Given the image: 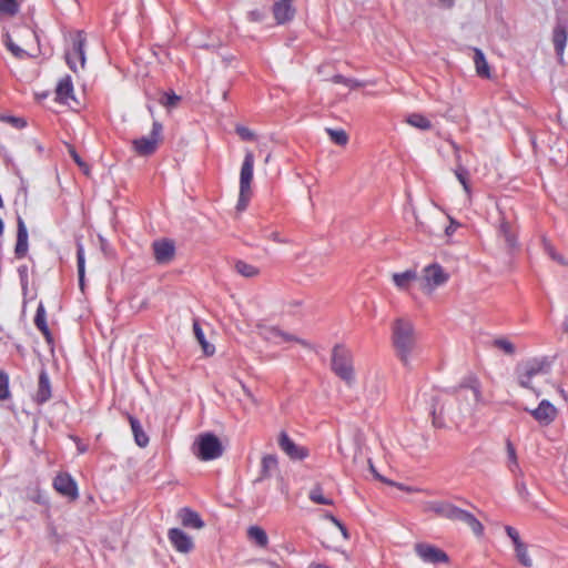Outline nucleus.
I'll return each instance as SVG.
<instances>
[{
  "label": "nucleus",
  "instance_id": "7",
  "mask_svg": "<svg viewBox=\"0 0 568 568\" xmlns=\"http://www.w3.org/2000/svg\"><path fill=\"white\" fill-rule=\"evenodd\" d=\"M254 154L247 150L244 155V160L240 171V193L236 210L244 211L252 196L251 183L253 181V169H254Z\"/></svg>",
  "mask_w": 568,
  "mask_h": 568
},
{
  "label": "nucleus",
  "instance_id": "34",
  "mask_svg": "<svg viewBox=\"0 0 568 568\" xmlns=\"http://www.w3.org/2000/svg\"><path fill=\"white\" fill-rule=\"evenodd\" d=\"M514 549L519 564L526 568H531L534 564L531 557L529 556L527 544L521 542L515 546Z\"/></svg>",
  "mask_w": 568,
  "mask_h": 568
},
{
  "label": "nucleus",
  "instance_id": "36",
  "mask_svg": "<svg viewBox=\"0 0 568 568\" xmlns=\"http://www.w3.org/2000/svg\"><path fill=\"white\" fill-rule=\"evenodd\" d=\"M405 121L409 125H412L416 129H419V130L426 131L432 128L430 121L426 116H424L423 114H419V113H412V114L407 115Z\"/></svg>",
  "mask_w": 568,
  "mask_h": 568
},
{
  "label": "nucleus",
  "instance_id": "5",
  "mask_svg": "<svg viewBox=\"0 0 568 568\" xmlns=\"http://www.w3.org/2000/svg\"><path fill=\"white\" fill-rule=\"evenodd\" d=\"M433 425L437 428H444L448 423L458 426L464 417L462 408L457 407L454 399L435 398L432 407Z\"/></svg>",
  "mask_w": 568,
  "mask_h": 568
},
{
  "label": "nucleus",
  "instance_id": "33",
  "mask_svg": "<svg viewBox=\"0 0 568 568\" xmlns=\"http://www.w3.org/2000/svg\"><path fill=\"white\" fill-rule=\"evenodd\" d=\"M278 460L275 455H266L262 459L261 478H268L277 469Z\"/></svg>",
  "mask_w": 568,
  "mask_h": 568
},
{
  "label": "nucleus",
  "instance_id": "42",
  "mask_svg": "<svg viewBox=\"0 0 568 568\" xmlns=\"http://www.w3.org/2000/svg\"><path fill=\"white\" fill-rule=\"evenodd\" d=\"M9 381V374L6 371H0V400H7L11 397Z\"/></svg>",
  "mask_w": 568,
  "mask_h": 568
},
{
  "label": "nucleus",
  "instance_id": "39",
  "mask_svg": "<svg viewBox=\"0 0 568 568\" xmlns=\"http://www.w3.org/2000/svg\"><path fill=\"white\" fill-rule=\"evenodd\" d=\"M4 43H6L7 49L16 58L23 59V58L29 55L27 49L16 44L14 41L12 40V38L9 34L6 36Z\"/></svg>",
  "mask_w": 568,
  "mask_h": 568
},
{
  "label": "nucleus",
  "instance_id": "41",
  "mask_svg": "<svg viewBox=\"0 0 568 568\" xmlns=\"http://www.w3.org/2000/svg\"><path fill=\"white\" fill-rule=\"evenodd\" d=\"M493 346L495 348L500 349L501 352H504L507 355H514L516 352L515 345L509 339H507L505 337H499V338L494 339Z\"/></svg>",
  "mask_w": 568,
  "mask_h": 568
},
{
  "label": "nucleus",
  "instance_id": "29",
  "mask_svg": "<svg viewBox=\"0 0 568 568\" xmlns=\"http://www.w3.org/2000/svg\"><path fill=\"white\" fill-rule=\"evenodd\" d=\"M499 233L504 236L505 242L509 250H515L518 246L517 233L511 229L510 224L506 221L500 223Z\"/></svg>",
  "mask_w": 568,
  "mask_h": 568
},
{
  "label": "nucleus",
  "instance_id": "21",
  "mask_svg": "<svg viewBox=\"0 0 568 568\" xmlns=\"http://www.w3.org/2000/svg\"><path fill=\"white\" fill-rule=\"evenodd\" d=\"M57 101L68 103L73 100V83L70 75L61 78L55 88Z\"/></svg>",
  "mask_w": 568,
  "mask_h": 568
},
{
  "label": "nucleus",
  "instance_id": "2",
  "mask_svg": "<svg viewBox=\"0 0 568 568\" xmlns=\"http://www.w3.org/2000/svg\"><path fill=\"white\" fill-rule=\"evenodd\" d=\"M424 511L434 513L435 515L449 519L465 523L476 536H481L484 527L480 521L470 513L456 507L455 505L444 501L434 500L424 505Z\"/></svg>",
  "mask_w": 568,
  "mask_h": 568
},
{
  "label": "nucleus",
  "instance_id": "27",
  "mask_svg": "<svg viewBox=\"0 0 568 568\" xmlns=\"http://www.w3.org/2000/svg\"><path fill=\"white\" fill-rule=\"evenodd\" d=\"M416 280H418V275H417V272L414 270H407L403 273H394L393 274L394 284L399 290H403V291L408 290L410 283Z\"/></svg>",
  "mask_w": 568,
  "mask_h": 568
},
{
  "label": "nucleus",
  "instance_id": "55",
  "mask_svg": "<svg viewBox=\"0 0 568 568\" xmlns=\"http://www.w3.org/2000/svg\"><path fill=\"white\" fill-rule=\"evenodd\" d=\"M132 148L138 155H142V139H135L132 141Z\"/></svg>",
  "mask_w": 568,
  "mask_h": 568
},
{
  "label": "nucleus",
  "instance_id": "6",
  "mask_svg": "<svg viewBox=\"0 0 568 568\" xmlns=\"http://www.w3.org/2000/svg\"><path fill=\"white\" fill-rule=\"evenodd\" d=\"M224 447L219 437L212 433H203L196 436L193 445V455L202 462L217 459L223 455Z\"/></svg>",
  "mask_w": 568,
  "mask_h": 568
},
{
  "label": "nucleus",
  "instance_id": "52",
  "mask_svg": "<svg viewBox=\"0 0 568 568\" xmlns=\"http://www.w3.org/2000/svg\"><path fill=\"white\" fill-rule=\"evenodd\" d=\"M264 17V12L261 10H252L248 12V19L253 22L261 21Z\"/></svg>",
  "mask_w": 568,
  "mask_h": 568
},
{
  "label": "nucleus",
  "instance_id": "50",
  "mask_svg": "<svg viewBox=\"0 0 568 568\" xmlns=\"http://www.w3.org/2000/svg\"><path fill=\"white\" fill-rule=\"evenodd\" d=\"M455 175L459 182L468 180V171L460 164L457 165Z\"/></svg>",
  "mask_w": 568,
  "mask_h": 568
},
{
  "label": "nucleus",
  "instance_id": "9",
  "mask_svg": "<svg viewBox=\"0 0 568 568\" xmlns=\"http://www.w3.org/2000/svg\"><path fill=\"white\" fill-rule=\"evenodd\" d=\"M548 363L541 358H530L521 362L516 367V374L518 383L521 387L532 388L530 382L538 375H545L548 373Z\"/></svg>",
  "mask_w": 568,
  "mask_h": 568
},
{
  "label": "nucleus",
  "instance_id": "48",
  "mask_svg": "<svg viewBox=\"0 0 568 568\" xmlns=\"http://www.w3.org/2000/svg\"><path fill=\"white\" fill-rule=\"evenodd\" d=\"M69 153L71 158L74 160V162L84 171L85 174L89 172L88 165L82 161L80 155L77 153L74 148L72 145H69Z\"/></svg>",
  "mask_w": 568,
  "mask_h": 568
},
{
  "label": "nucleus",
  "instance_id": "61",
  "mask_svg": "<svg viewBox=\"0 0 568 568\" xmlns=\"http://www.w3.org/2000/svg\"><path fill=\"white\" fill-rule=\"evenodd\" d=\"M308 568H331V567L327 565H324V564H320V562H312V564H310Z\"/></svg>",
  "mask_w": 568,
  "mask_h": 568
},
{
  "label": "nucleus",
  "instance_id": "26",
  "mask_svg": "<svg viewBox=\"0 0 568 568\" xmlns=\"http://www.w3.org/2000/svg\"><path fill=\"white\" fill-rule=\"evenodd\" d=\"M247 538L251 542L261 548L268 546V537L266 531L260 526H250L247 528Z\"/></svg>",
  "mask_w": 568,
  "mask_h": 568
},
{
  "label": "nucleus",
  "instance_id": "10",
  "mask_svg": "<svg viewBox=\"0 0 568 568\" xmlns=\"http://www.w3.org/2000/svg\"><path fill=\"white\" fill-rule=\"evenodd\" d=\"M260 334L265 341L274 344L295 342L305 348H311V344L307 341L298 338L297 336L284 332L275 326L262 327Z\"/></svg>",
  "mask_w": 568,
  "mask_h": 568
},
{
  "label": "nucleus",
  "instance_id": "54",
  "mask_svg": "<svg viewBox=\"0 0 568 568\" xmlns=\"http://www.w3.org/2000/svg\"><path fill=\"white\" fill-rule=\"evenodd\" d=\"M241 388L244 393V395L253 403V404H257V399L254 397V395L252 394V392L245 386V384L241 383Z\"/></svg>",
  "mask_w": 568,
  "mask_h": 568
},
{
  "label": "nucleus",
  "instance_id": "3",
  "mask_svg": "<svg viewBox=\"0 0 568 568\" xmlns=\"http://www.w3.org/2000/svg\"><path fill=\"white\" fill-rule=\"evenodd\" d=\"M331 368L347 386H353L356 381L354 356L351 349L344 345H335L332 349Z\"/></svg>",
  "mask_w": 568,
  "mask_h": 568
},
{
  "label": "nucleus",
  "instance_id": "13",
  "mask_svg": "<svg viewBox=\"0 0 568 568\" xmlns=\"http://www.w3.org/2000/svg\"><path fill=\"white\" fill-rule=\"evenodd\" d=\"M53 488L60 495L75 500L79 497L78 485L68 473H59L53 479Z\"/></svg>",
  "mask_w": 568,
  "mask_h": 568
},
{
  "label": "nucleus",
  "instance_id": "51",
  "mask_svg": "<svg viewBox=\"0 0 568 568\" xmlns=\"http://www.w3.org/2000/svg\"><path fill=\"white\" fill-rule=\"evenodd\" d=\"M333 524L339 529V531L342 532V536L344 537V539H349V534H348V530L347 528L345 527V525L338 520V519H333Z\"/></svg>",
  "mask_w": 568,
  "mask_h": 568
},
{
  "label": "nucleus",
  "instance_id": "62",
  "mask_svg": "<svg viewBox=\"0 0 568 568\" xmlns=\"http://www.w3.org/2000/svg\"><path fill=\"white\" fill-rule=\"evenodd\" d=\"M10 121L16 124L17 126H23L24 122L21 119L18 118H10Z\"/></svg>",
  "mask_w": 568,
  "mask_h": 568
},
{
  "label": "nucleus",
  "instance_id": "43",
  "mask_svg": "<svg viewBox=\"0 0 568 568\" xmlns=\"http://www.w3.org/2000/svg\"><path fill=\"white\" fill-rule=\"evenodd\" d=\"M77 263H78V275H79V283L81 288H83L84 285V250L81 245L78 246L77 251Z\"/></svg>",
  "mask_w": 568,
  "mask_h": 568
},
{
  "label": "nucleus",
  "instance_id": "31",
  "mask_svg": "<svg viewBox=\"0 0 568 568\" xmlns=\"http://www.w3.org/2000/svg\"><path fill=\"white\" fill-rule=\"evenodd\" d=\"M541 242L545 252L549 255L551 260H554L555 262L562 266H568V260L555 250L554 245L546 236L541 237Z\"/></svg>",
  "mask_w": 568,
  "mask_h": 568
},
{
  "label": "nucleus",
  "instance_id": "1",
  "mask_svg": "<svg viewBox=\"0 0 568 568\" xmlns=\"http://www.w3.org/2000/svg\"><path fill=\"white\" fill-rule=\"evenodd\" d=\"M390 339L397 358L404 367H410L417 345L416 331L410 320L398 317L390 325Z\"/></svg>",
  "mask_w": 568,
  "mask_h": 568
},
{
  "label": "nucleus",
  "instance_id": "14",
  "mask_svg": "<svg viewBox=\"0 0 568 568\" xmlns=\"http://www.w3.org/2000/svg\"><path fill=\"white\" fill-rule=\"evenodd\" d=\"M364 393L368 400L382 399L386 393L384 379L377 373L368 374L364 383Z\"/></svg>",
  "mask_w": 568,
  "mask_h": 568
},
{
  "label": "nucleus",
  "instance_id": "60",
  "mask_svg": "<svg viewBox=\"0 0 568 568\" xmlns=\"http://www.w3.org/2000/svg\"><path fill=\"white\" fill-rule=\"evenodd\" d=\"M460 184L463 185L464 191L468 196H470V185L468 183V180L462 181Z\"/></svg>",
  "mask_w": 568,
  "mask_h": 568
},
{
  "label": "nucleus",
  "instance_id": "40",
  "mask_svg": "<svg viewBox=\"0 0 568 568\" xmlns=\"http://www.w3.org/2000/svg\"><path fill=\"white\" fill-rule=\"evenodd\" d=\"M19 8L16 0H0V14L13 17L19 12Z\"/></svg>",
  "mask_w": 568,
  "mask_h": 568
},
{
  "label": "nucleus",
  "instance_id": "49",
  "mask_svg": "<svg viewBox=\"0 0 568 568\" xmlns=\"http://www.w3.org/2000/svg\"><path fill=\"white\" fill-rule=\"evenodd\" d=\"M506 534L511 539L514 547L524 542L519 536V532L511 526L505 527Z\"/></svg>",
  "mask_w": 568,
  "mask_h": 568
},
{
  "label": "nucleus",
  "instance_id": "32",
  "mask_svg": "<svg viewBox=\"0 0 568 568\" xmlns=\"http://www.w3.org/2000/svg\"><path fill=\"white\" fill-rule=\"evenodd\" d=\"M234 267L240 275L246 278H253L260 274L258 267L244 261H236Z\"/></svg>",
  "mask_w": 568,
  "mask_h": 568
},
{
  "label": "nucleus",
  "instance_id": "47",
  "mask_svg": "<svg viewBox=\"0 0 568 568\" xmlns=\"http://www.w3.org/2000/svg\"><path fill=\"white\" fill-rule=\"evenodd\" d=\"M235 131L243 141H253L256 138L253 131L243 125H236Z\"/></svg>",
  "mask_w": 568,
  "mask_h": 568
},
{
  "label": "nucleus",
  "instance_id": "4",
  "mask_svg": "<svg viewBox=\"0 0 568 568\" xmlns=\"http://www.w3.org/2000/svg\"><path fill=\"white\" fill-rule=\"evenodd\" d=\"M483 400L480 383L474 375L463 379L457 389V407L462 408V414H471L478 403Z\"/></svg>",
  "mask_w": 568,
  "mask_h": 568
},
{
  "label": "nucleus",
  "instance_id": "63",
  "mask_svg": "<svg viewBox=\"0 0 568 568\" xmlns=\"http://www.w3.org/2000/svg\"><path fill=\"white\" fill-rule=\"evenodd\" d=\"M274 242L283 243L284 241L280 239V235L277 232H273L270 236Z\"/></svg>",
  "mask_w": 568,
  "mask_h": 568
},
{
  "label": "nucleus",
  "instance_id": "8",
  "mask_svg": "<svg viewBox=\"0 0 568 568\" xmlns=\"http://www.w3.org/2000/svg\"><path fill=\"white\" fill-rule=\"evenodd\" d=\"M449 280V274L437 263L429 264L423 268L422 275L418 277L420 290L430 295L434 291L446 284Z\"/></svg>",
  "mask_w": 568,
  "mask_h": 568
},
{
  "label": "nucleus",
  "instance_id": "44",
  "mask_svg": "<svg viewBox=\"0 0 568 568\" xmlns=\"http://www.w3.org/2000/svg\"><path fill=\"white\" fill-rule=\"evenodd\" d=\"M506 450L508 456V467L513 473H515L516 470L519 469V465L516 455V449L510 440H507L506 443Z\"/></svg>",
  "mask_w": 568,
  "mask_h": 568
},
{
  "label": "nucleus",
  "instance_id": "24",
  "mask_svg": "<svg viewBox=\"0 0 568 568\" xmlns=\"http://www.w3.org/2000/svg\"><path fill=\"white\" fill-rule=\"evenodd\" d=\"M568 39V31L565 26L557 24L552 32V43L558 55L559 62H562V55Z\"/></svg>",
  "mask_w": 568,
  "mask_h": 568
},
{
  "label": "nucleus",
  "instance_id": "28",
  "mask_svg": "<svg viewBox=\"0 0 568 568\" xmlns=\"http://www.w3.org/2000/svg\"><path fill=\"white\" fill-rule=\"evenodd\" d=\"M474 63L476 72L481 78H490V69L488 62L480 49H474Z\"/></svg>",
  "mask_w": 568,
  "mask_h": 568
},
{
  "label": "nucleus",
  "instance_id": "58",
  "mask_svg": "<svg viewBox=\"0 0 568 568\" xmlns=\"http://www.w3.org/2000/svg\"><path fill=\"white\" fill-rule=\"evenodd\" d=\"M438 4L444 8H452L454 6L455 0H437Z\"/></svg>",
  "mask_w": 568,
  "mask_h": 568
},
{
  "label": "nucleus",
  "instance_id": "38",
  "mask_svg": "<svg viewBox=\"0 0 568 568\" xmlns=\"http://www.w3.org/2000/svg\"><path fill=\"white\" fill-rule=\"evenodd\" d=\"M326 133L328 134V136L332 140V142H334L337 145L344 146L348 142V135L342 129L336 130V129L327 128L326 129Z\"/></svg>",
  "mask_w": 568,
  "mask_h": 568
},
{
  "label": "nucleus",
  "instance_id": "45",
  "mask_svg": "<svg viewBox=\"0 0 568 568\" xmlns=\"http://www.w3.org/2000/svg\"><path fill=\"white\" fill-rule=\"evenodd\" d=\"M180 100L181 98L176 95L174 92L161 93L160 97V103L168 109L175 108Z\"/></svg>",
  "mask_w": 568,
  "mask_h": 568
},
{
  "label": "nucleus",
  "instance_id": "64",
  "mask_svg": "<svg viewBox=\"0 0 568 568\" xmlns=\"http://www.w3.org/2000/svg\"><path fill=\"white\" fill-rule=\"evenodd\" d=\"M22 31L26 32L30 38H36L34 32L29 28H23Z\"/></svg>",
  "mask_w": 568,
  "mask_h": 568
},
{
  "label": "nucleus",
  "instance_id": "22",
  "mask_svg": "<svg viewBox=\"0 0 568 568\" xmlns=\"http://www.w3.org/2000/svg\"><path fill=\"white\" fill-rule=\"evenodd\" d=\"M51 398V384L48 373L42 369L39 374L38 389L34 395V400L38 404H43Z\"/></svg>",
  "mask_w": 568,
  "mask_h": 568
},
{
  "label": "nucleus",
  "instance_id": "35",
  "mask_svg": "<svg viewBox=\"0 0 568 568\" xmlns=\"http://www.w3.org/2000/svg\"><path fill=\"white\" fill-rule=\"evenodd\" d=\"M34 325L47 337H50V329L47 325L45 310L43 305H39L34 316Z\"/></svg>",
  "mask_w": 568,
  "mask_h": 568
},
{
  "label": "nucleus",
  "instance_id": "23",
  "mask_svg": "<svg viewBox=\"0 0 568 568\" xmlns=\"http://www.w3.org/2000/svg\"><path fill=\"white\" fill-rule=\"evenodd\" d=\"M27 252H28V231H27L23 220L21 217H19L14 253L18 258H22L27 255Z\"/></svg>",
  "mask_w": 568,
  "mask_h": 568
},
{
  "label": "nucleus",
  "instance_id": "30",
  "mask_svg": "<svg viewBox=\"0 0 568 568\" xmlns=\"http://www.w3.org/2000/svg\"><path fill=\"white\" fill-rule=\"evenodd\" d=\"M193 331L195 338L197 339L203 349V353L207 356L213 355L215 352V347L205 339L204 333L196 321L193 323Z\"/></svg>",
  "mask_w": 568,
  "mask_h": 568
},
{
  "label": "nucleus",
  "instance_id": "57",
  "mask_svg": "<svg viewBox=\"0 0 568 568\" xmlns=\"http://www.w3.org/2000/svg\"><path fill=\"white\" fill-rule=\"evenodd\" d=\"M368 464H369V469H371V471L373 473V475H374L377 479H379V480H382V481L387 483V480H386L385 478H383V477H382V476L376 471V469H375V467H374V465H373V463H372L371 460H368ZM388 484H390V481H388Z\"/></svg>",
  "mask_w": 568,
  "mask_h": 568
},
{
  "label": "nucleus",
  "instance_id": "25",
  "mask_svg": "<svg viewBox=\"0 0 568 568\" xmlns=\"http://www.w3.org/2000/svg\"><path fill=\"white\" fill-rule=\"evenodd\" d=\"M178 516L181 524L185 527H191L194 529H201L204 527V523L200 518L199 514L191 510L190 508H182Z\"/></svg>",
  "mask_w": 568,
  "mask_h": 568
},
{
  "label": "nucleus",
  "instance_id": "16",
  "mask_svg": "<svg viewBox=\"0 0 568 568\" xmlns=\"http://www.w3.org/2000/svg\"><path fill=\"white\" fill-rule=\"evenodd\" d=\"M532 417L544 426L550 425L557 417V408L548 400L544 399L538 407L530 410Z\"/></svg>",
  "mask_w": 568,
  "mask_h": 568
},
{
  "label": "nucleus",
  "instance_id": "15",
  "mask_svg": "<svg viewBox=\"0 0 568 568\" xmlns=\"http://www.w3.org/2000/svg\"><path fill=\"white\" fill-rule=\"evenodd\" d=\"M280 448L293 460H303L308 456V449L291 439L286 432H281L277 439Z\"/></svg>",
  "mask_w": 568,
  "mask_h": 568
},
{
  "label": "nucleus",
  "instance_id": "46",
  "mask_svg": "<svg viewBox=\"0 0 568 568\" xmlns=\"http://www.w3.org/2000/svg\"><path fill=\"white\" fill-rule=\"evenodd\" d=\"M129 418V422H130V425H131V428H132V432H133V435H134V439H135V443L138 444V446L142 447V434L140 432V422L138 418L129 415L128 416Z\"/></svg>",
  "mask_w": 568,
  "mask_h": 568
},
{
  "label": "nucleus",
  "instance_id": "18",
  "mask_svg": "<svg viewBox=\"0 0 568 568\" xmlns=\"http://www.w3.org/2000/svg\"><path fill=\"white\" fill-rule=\"evenodd\" d=\"M168 537L179 552L187 554L194 548L193 539L179 528L170 529Z\"/></svg>",
  "mask_w": 568,
  "mask_h": 568
},
{
  "label": "nucleus",
  "instance_id": "56",
  "mask_svg": "<svg viewBox=\"0 0 568 568\" xmlns=\"http://www.w3.org/2000/svg\"><path fill=\"white\" fill-rule=\"evenodd\" d=\"M459 226V223L455 222L454 220H450V224L446 227L445 233L447 236H450L456 229Z\"/></svg>",
  "mask_w": 568,
  "mask_h": 568
},
{
  "label": "nucleus",
  "instance_id": "11",
  "mask_svg": "<svg viewBox=\"0 0 568 568\" xmlns=\"http://www.w3.org/2000/svg\"><path fill=\"white\" fill-rule=\"evenodd\" d=\"M414 549L424 562L436 565L440 562L447 564L449 561L448 555L434 545L417 542L415 544Z\"/></svg>",
  "mask_w": 568,
  "mask_h": 568
},
{
  "label": "nucleus",
  "instance_id": "59",
  "mask_svg": "<svg viewBox=\"0 0 568 568\" xmlns=\"http://www.w3.org/2000/svg\"><path fill=\"white\" fill-rule=\"evenodd\" d=\"M345 80H347V78H345V77H343V75H341V74H336V75H334V77L332 78V81H333L334 83H342V84H344V85H345Z\"/></svg>",
  "mask_w": 568,
  "mask_h": 568
},
{
  "label": "nucleus",
  "instance_id": "53",
  "mask_svg": "<svg viewBox=\"0 0 568 568\" xmlns=\"http://www.w3.org/2000/svg\"><path fill=\"white\" fill-rule=\"evenodd\" d=\"M345 85L349 89H356L363 87L364 82L347 78V80H345Z\"/></svg>",
  "mask_w": 568,
  "mask_h": 568
},
{
  "label": "nucleus",
  "instance_id": "37",
  "mask_svg": "<svg viewBox=\"0 0 568 568\" xmlns=\"http://www.w3.org/2000/svg\"><path fill=\"white\" fill-rule=\"evenodd\" d=\"M308 497L313 503L318 505H333V500L324 496L323 489L318 485L311 489Z\"/></svg>",
  "mask_w": 568,
  "mask_h": 568
},
{
  "label": "nucleus",
  "instance_id": "17",
  "mask_svg": "<svg viewBox=\"0 0 568 568\" xmlns=\"http://www.w3.org/2000/svg\"><path fill=\"white\" fill-rule=\"evenodd\" d=\"M65 61L73 71H77L78 63L80 67H84V38L81 33L74 40L72 51L65 54Z\"/></svg>",
  "mask_w": 568,
  "mask_h": 568
},
{
  "label": "nucleus",
  "instance_id": "19",
  "mask_svg": "<svg viewBox=\"0 0 568 568\" xmlns=\"http://www.w3.org/2000/svg\"><path fill=\"white\" fill-rule=\"evenodd\" d=\"M163 141V126L160 122L154 121L151 132L144 136V156L153 154Z\"/></svg>",
  "mask_w": 568,
  "mask_h": 568
},
{
  "label": "nucleus",
  "instance_id": "12",
  "mask_svg": "<svg viewBox=\"0 0 568 568\" xmlns=\"http://www.w3.org/2000/svg\"><path fill=\"white\" fill-rule=\"evenodd\" d=\"M151 247L154 261L160 265H166L175 257V244L172 240H156L152 243Z\"/></svg>",
  "mask_w": 568,
  "mask_h": 568
},
{
  "label": "nucleus",
  "instance_id": "20",
  "mask_svg": "<svg viewBox=\"0 0 568 568\" xmlns=\"http://www.w3.org/2000/svg\"><path fill=\"white\" fill-rule=\"evenodd\" d=\"M274 18L277 23L283 24L293 19L295 9L292 6V0H281L274 4Z\"/></svg>",
  "mask_w": 568,
  "mask_h": 568
}]
</instances>
